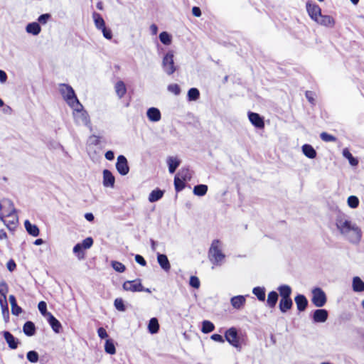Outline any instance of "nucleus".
Wrapping results in <instances>:
<instances>
[{"instance_id": "f257e3e1", "label": "nucleus", "mask_w": 364, "mask_h": 364, "mask_svg": "<svg viewBox=\"0 0 364 364\" xmlns=\"http://www.w3.org/2000/svg\"><path fill=\"white\" fill-rule=\"evenodd\" d=\"M335 224L340 235L351 243H358L362 237L360 228L346 215H338Z\"/></svg>"}, {"instance_id": "f03ea898", "label": "nucleus", "mask_w": 364, "mask_h": 364, "mask_svg": "<svg viewBox=\"0 0 364 364\" xmlns=\"http://www.w3.org/2000/svg\"><path fill=\"white\" fill-rule=\"evenodd\" d=\"M0 210H2L0 219L9 230L14 229L18 223V217L13 202L10 200H4L0 203Z\"/></svg>"}, {"instance_id": "7ed1b4c3", "label": "nucleus", "mask_w": 364, "mask_h": 364, "mask_svg": "<svg viewBox=\"0 0 364 364\" xmlns=\"http://www.w3.org/2000/svg\"><path fill=\"white\" fill-rule=\"evenodd\" d=\"M73 109V117L75 122L77 124H83L87 127L90 131L92 130V127L91 125L90 116L87 112L84 109L82 105L79 102L77 105H75L74 107H71Z\"/></svg>"}, {"instance_id": "20e7f679", "label": "nucleus", "mask_w": 364, "mask_h": 364, "mask_svg": "<svg viewBox=\"0 0 364 364\" xmlns=\"http://www.w3.org/2000/svg\"><path fill=\"white\" fill-rule=\"evenodd\" d=\"M225 255L221 250V242L219 240H213L208 250V258L214 265H221Z\"/></svg>"}, {"instance_id": "39448f33", "label": "nucleus", "mask_w": 364, "mask_h": 364, "mask_svg": "<svg viewBox=\"0 0 364 364\" xmlns=\"http://www.w3.org/2000/svg\"><path fill=\"white\" fill-rule=\"evenodd\" d=\"M59 87V91L63 98L70 107L78 105L80 101L70 85L68 84H60Z\"/></svg>"}, {"instance_id": "423d86ee", "label": "nucleus", "mask_w": 364, "mask_h": 364, "mask_svg": "<svg viewBox=\"0 0 364 364\" xmlns=\"http://www.w3.org/2000/svg\"><path fill=\"white\" fill-rule=\"evenodd\" d=\"M173 58L174 52L170 50L164 55L162 59V69L168 75H173L176 70V66L174 63Z\"/></svg>"}, {"instance_id": "0eeeda50", "label": "nucleus", "mask_w": 364, "mask_h": 364, "mask_svg": "<svg viewBox=\"0 0 364 364\" xmlns=\"http://www.w3.org/2000/svg\"><path fill=\"white\" fill-rule=\"evenodd\" d=\"M326 294L321 288L316 287L312 289L311 301L315 306H323L326 303Z\"/></svg>"}, {"instance_id": "6e6552de", "label": "nucleus", "mask_w": 364, "mask_h": 364, "mask_svg": "<svg viewBox=\"0 0 364 364\" xmlns=\"http://www.w3.org/2000/svg\"><path fill=\"white\" fill-rule=\"evenodd\" d=\"M225 340L233 347L240 350L241 344L240 343L237 331L235 328L232 327L228 329L225 333Z\"/></svg>"}, {"instance_id": "1a4fd4ad", "label": "nucleus", "mask_w": 364, "mask_h": 364, "mask_svg": "<svg viewBox=\"0 0 364 364\" xmlns=\"http://www.w3.org/2000/svg\"><path fill=\"white\" fill-rule=\"evenodd\" d=\"M115 166L118 173L122 176H126L129 171L127 159L123 155L117 156Z\"/></svg>"}, {"instance_id": "9d476101", "label": "nucleus", "mask_w": 364, "mask_h": 364, "mask_svg": "<svg viewBox=\"0 0 364 364\" xmlns=\"http://www.w3.org/2000/svg\"><path fill=\"white\" fill-rule=\"evenodd\" d=\"M122 287L124 290L132 292L144 291V287L140 279H134L132 281H126L124 282Z\"/></svg>"}, {"instance_id": "9b49d317", "label": "nucleus", "mask_w": 364, "mask_h": 364, "mask_svg": "<svg viewBox=\"0 0 364 364\" xmlns=\"http://www.w3.org/2000/svg\"><path fill=\"white\" fill-rule=\"evenodd\" d=\"M306 8L310 18L314 21H317V18L321 14V9L319 6L312 1H307Z\"/></svg>"}, {"instance_id": "f8f14e48", "label": "nucleus", "mask_w": 364, "mask_h": 364, "mask_svg": "<svg viewBox=\"0 0 364 364\" xmlns=\"http://www.w3.org/2000/svg\"><path fill=\"white\" fill-rule=\"evenodd\" d=\"M248 118L250 122L258 129H263L264 122L263 118L257 113L251 112L248 113Z\"/></svg>"}, {"instance_id": "ddd939ff", "label": "nucleus", "mask_w": 364, "mask_h": 364, "mask_svg": "<svg viewBox=\"0 0 364 364\" xmlns=\"http://www.w3.org/2000/svg\"><path fill=\"white\" fill-rule=\"evenodd\" d=\"M328 311L323 309H319L314 311L313 320L315 323H323L328 318Z\"/></svg>"}, {"instance_id": "4468645a", "label": "nucleus", "mask_w": 364, "mask_h": 364, "mask_svg": "<svg viewBox=\"0 0 364 364\" xmlns=\"http://www.w3.org/2000/svg\"><path fill=\"white\" fill-rule=\"evenodd\" d=\"M115 178L112 172L107 169L103 171V186L105 187L113 188L114 186Z\"/></svg>"}, {"instance_id": "2eb2a0df", "label": "nucleus", "mask_w": 364, "mask_h": 364, "mask_svg": "<svg viewBox=\"0 0 364 364\" xmlns=\"http://www.w3.org/2000/svg\"><path fill=\"white\" fill-rule=\"evenodd\" d=\"M318 24L326 26V27H333L335 25V20L333 18L329 15H321L317 18V21H315Z\"/></svg>"}, {"instance_id": "dca6fc26", "label": "nucleus", "mask_w": 364, "mask_h": 364, "mask_svg": "<svg viewBox=\"0 0 364 364\" xmlns=\"http://www.w3.org/2000/svg\"><path fill=\"white\" fill-rule=\"evenodd\" d=\"M3 334L9 347L11 349L17 348L19 343L18 340L9 331H4Z\"/></svg>"}, {"instance_id": "f3484780", "label": "nucleus", "mask_w": 364, "mask_h": 364, "mask_svg": "<svg viewBox=\"0 0 364 364\" xmlns=\"http://www.w3.org/2000/svg\"><path fill=\"white\" fill-rule=\"evenodd\" d=\"M47 319L53 331L56 333H60L62 328V325L60 321L52 314H48Z\"/></svg>"}, {"instance_id": "a211bd4d", "label": "nucleus", "mask_w": 364, "mask_h": 364, "mask_svg": "<svg viewBox=\"0 0 364 364\" xmlns=\"http://www.w3.org/2000/svg\"><path fill=\"white\" fill-rule=\"evenodd\" d=\"M157 262L162 269L168 272L171 269V264L166 255L157 253Z\"/></svg>"}, {"instance_id": "6ab92c4d", "label": "nucleus", "mask_w": 364, "mask_h": 364, "mask_svg": "<svg viewBox=\"0 0 364 364\" xmlns=\"http://www.w3.org/2000/svg\"><path fill=\"white\" fill-rule=\"evenodd\" d=\"M148 119L151 122H159L161 118V114L158 108L151 107L149 108L146 112Z\"/></svg>"}, {"instance_id": "aec40b11", "label": "nucleus", "mask_w": 364, "mask_h": 364, "mask_svg": "<svg viewBox=\"0 0 364 364\" xmlns=\"http://www.w3.org/2000/svg\"><path fill=\"white\" fill-rule=\"evenodd\" d=\"M245 296L242 295L235 296L230 299V304L235 309H240L245 305Z\"/></svg>"}, {"instance_id": "412c9836", "label": "nucleus", "mask_w": 364, "mask_h": 364, "mask_svg": "<svg viewBox=\"0 0 364 364\" xmlns=\"http://www.w3.org/2000/svg\"><path fill=\"white\" fill-rule=\"evenodd\" d=\"M294 301L296 302L297 309L299 311H303L306 309L308 305V300L303 294H298L295 298Z\"/></svg>"}, {"instance_id": "4be33fe9", "label": "nucleus", "mask_w": 364, "mask_h": 364, "mask_svg": "<svg viewBox=\"0 0 364 364\" xmlns=\"http://www.w3.org/2000/svg\"><path fill=\"white\" fill-rule=\"evenodd\" d=\"M293 305V302L291 298H282L279 301V310L282 313H286L289 310Z\"/></svg>"}, {"instance_id": "5701e85b", "label": "nucleus", "mask_w": 364, "mask_h": 364, "mask_svg": "<svg viewBox=\"0 0 364 364\" xmlns=\"http://www.w3.org/2000/svg\"><path fill=\"white\" fill-rule=\"evenodd\" d=\"M24 226L28 233L33 237H37L39 235V229L36 225H33L28 220L24 222Z\"/></svg>"}, {"instance_id": "b1692460", "label": "nucleus", "mask_w": 364, "mask_h": 364, "mask_svg": "<svg viewBox=\"0 0 364 364\" xmlns=\"http://www.w3.org/2000/svg\"><path fill=\"white\" fill-rule=\"evenodd\" d=\"M303 154L309 159H313L316 156V151L310 144H304L301 147Z\"/></svg>"}, {"instance_id": "393cba45", "label": "nucleus", "mask_w": 364, "mask_h": 364, "mask_svg": "<svg viewBox=\"0 0 364 364\" xmlns=\"http://www.w3.org/2000/svg\"><path fill=\"white\" fill-rule=\"evenodd\" d=\"M23 332L27 336H32L36 333V326L32 321H26L23 326Z\"/></svg>"}, {"instance_id": "a878e982", "label": "nucleus", "mask_w": 364, "mask_h": 364, "mask_svg": "<svg viewBox=\"0 0 364 364\" xmlns=\"http://www.w3.org/2000/svg\"><path fill=\"white\" fill-rule=\"evenodd\" d=\"M115 92L119 98H122L127 92V88L124 82L122 80L117 82L114 86Z\"/></svg>"}, {"instance_id": "bb28decb", "label": "nucleus", "mask_w": 364, "mask_h": 364, "mask_svg": "<svg viewBox=\"0 0 364 364\" xmlns=\"http://www.w3.org/2000/svg\"><path fill=\"white\" fill-rule=\"evenodd\" d=\"M92 18L95 23V26L97 29L101 30L105 27V22L100 14L93 12Z\"/></svg>"}, {"instance_id": "cd10ccee", "label": "nucleus", "mask_w": 364, "mask_h": 364, "mask_svg": "<svg viewBox=\"0 0 364 364\" xmlns=\"http://www.w3.org/2000/svg\"><path fill=\"white\" fill-rule=\"evenodd\" d=\"M167 164L170 173H173L179 166L180 161L176 157L170 156L167 159Z\"/></svg>"}, {"instance_id": "c85d7f7f", "label": "nucleus", "mask_w": 364, "mask_h": 364, "mask_svg": "<svg viewBox=\"0 0 364 364\" xmlns=\"http://www.w3.org/2000/svg\"><path fill=\"white\" fill-rule=\"evenodd\" d=\"M277 289L282 298H291V288L289 285H280Z\"/></svg>"}, {"instance_id": "c756f323", "label": "nucleus", "mask_w": 364, "mask_h": 364, "mask_svg": "<svg viewBox=\"0 0 364 364\" xmlns=\"http://www.w3.org/2000/svg\"><path fill=\"white\" fill-rule=\"evenodd\" d=\"M343 156L348 160L349 164L355 166L358 164V160L353 156L348 148H345L342 151Z\"/></svg>"}, {"instance_id": "7c9ffc66", "label": "nucleus", "mask_w": 364, "mask_h": 364, "mask_svg": "<svg viewBox=\"0 0 364 364\" xmlns=\"http://www.w3.org/2000/svg\"><path fill=\"white\" fill-rule=\"evenodd\" d=\"M278 296V294L274 291H272L268 294L267 304L269 307L274 308L276 306Z\"/></svg>"}, {"instance_id": "2f4dec72", "label": "nucleus", "mask_w": 364, "mask_h": 364, "mask_svg": "<svg viewBox=\"0 0 364 364\" xmlns=\"http://www.w3.org/2000/svg\"><path fill=\"white\" fill-rule=\"evenodd\" d=\"M353 289L354 291L360 292L364 291V282L358 277L353 279Z\"/></svg>"}, {"instance_id": "473e14b6", "label": "nucleus", "mask_w": 364, "mask_h": 364, "mask_svg": "<svg viewBox=\"0 0 364 364\" xmlns=\"http://www.w3.org/2000/svg\"><path fill=\"white\" fill-rule=\"evenodd\" d=\"M164 191L160 189H155L153 190L149 196V200L151 203L156 202L161 199L163 197Z\"/></svg>"}, {"instance_id": "72a5a7b5", "label": "nucleus", "mask_w": 364, "mask_h": 364, "mask_svg": "<svg viewBox=\"0 0 364 364\" xmlns=\"http://www.w3.org/2000/svg\"><path fill=\"white\" fill-rule=\"evenodd\" d=\"M159 329V321L156 318H151L148 324V330L151 334L156 333Z\"/></svg>"}, {"instance_id": "f704fd0d", "label": "nucleus", "mask_w": 364, "mask_h": 364, "mask_svg": "<svg viewBox=\"0 0 364 364\" xmlns=\"http://www.w3.org/2000/svg\"><path fill=\"white\" fill-rule=\"evenodd\" d=\"M26 31L33 35H38L41 32V26L38 23H30L26 26Z\"/></svg>"}, {"instance_id": "c9c22d12", "label": "nucleus", "mask_w": 364, "mask_h": 364, "mask_svg": "<svg viewBox=\"0 0 364 364\" xmlns=\"http://www.w3.org/2000/svg\"><path fill=\"white\" fill-rule=\"evenodd\" d=\"M252 293L257 296L259 301H264L265 299V289L264 287H257L253 288Z\"/></svg>"}, {"instance_id": "e433bc0d", "label": "nucleus", "mask_w": 364, "mask_h": 364, "mask_svg": "<svg viewBox=\"0 0 364 364\" xmlns=\"http://www.w3.org/2000/svg\"><path fill=\"white\" fill-rule=\"evenodd\" d=\"M208 191V186L204 184L195 186L193 188V193L198 196H203Z\"/></svg>"}, {"instance_id": "4c0bfd02", "label": "nucleus", "mask_w": 364, "mask_h": 364, "mask_svg": "<svg viewBox=\"0 0 364 364\" xmlns=\"http://www.w3.org/2000/svg\"><path fill=\"white\" fill-rule=\"evenodd\" d=\"M214 329H215V326L211 321L205 320L202 322L201 331L203 333H210Z\"/></svg>"}, {"instance_id": "58836bf2", "label": "nucleus", "mask_w": 364, "mask_h": 364, "mask_svg": "<svg viewBox=\"0 0 364 364\" xmlns=\"http://www.w3.org/2000/svg\"><path fill=\"white\" fill-rule=\"evenodd\" d=\"M105 350L109 355H114L116 353V348L113 341L110 339H107L105 344Z\"/></svg>"}, {"instance_id": "ea45409f", "label": "nucleus", "mask_w": 364, "mask_h": 364, "mask_svg": "<svg viewBox=\"0 0 364 364\" xmlns=\"http://www.w3.org/2000/svg\"><path fill=\"white\" fill-rule=\"evenodd\" d=\"M159 40L166 46L170 45L172 41L171 36L166 31H163L159 34Z\"/></svg>"}, {"instance_id": "a19ab883", "label": "nucleus", "mask_w": 364, "mask_h": 364, "mask_svg": "<svg viewBox=\"0 0 364 364\" xmlns=\"http://www.w3.org/2000/svg\"><path fill=\"white\" fill-rule=\"evenodd\" d=\"M200 97V92L197 88L192 87L188 92V100L189 101H196Z\"/></svg>"}, {"instance_id": "79ce46f5", "label": "nucleus", "mask_w": 364, "mask_h": 364, "mask_svg": "<svg viewBox=\"0 0 364 364\" xmlns=\"http://www.w3.org/2000/svg\"><path fill=\"white\" fill-rule=\"evenodd\" d=\"M186 181L181 179L178 176H175L174 178V186L176 192L181 191L185 188Z\"/></svg>"}, {"instance_id": "37998d69", "label": "nucleus", "mask_w": 364, "mask_h": 364, "mask_svg": "<svg viewBox=\"0 0 364 364\" xmlns=\"http://www.w3.org/2000/svg\"><path fill=\"white\" fill-rule=\"evenodd\" d=\"M28 360L32 363H37L39 359L38 353L35 350H30L26 354Z\"/></svg>"}, {"instance_id": "c03bdc74", "label": "nucleus", "mask_w": 364, "mask_h": 364, "mask_svg": "<svg viewBox=\"0 0 364 364\" xmlns=\"http://www.w3.org/2000/svg\"><path fill=\"white\" fill-rule=\"evenodd\" d=\"M111 266L116 272L120 273L124 272L126 269L124 264L118 261H112Z\"/></svg>"}, {"instance_id": "a18cd8bd", "label": "nucleus", "mask_w": 364, "mask_h": 364, "mask_svg": "<svg viewBox=\"0 0 364 364\" xmlns=\"http://www.w3.org/2000/svg\"><path fill=\"white\" fill-rule=\"evenodd\" d=\"M348 205L351 208H355L359 205V200L357 196H350L348 198Z\"/></svg>"}, {"instance_id": "49530a36", "label": "nucleus", "mask_w": 364, "mask_h": 364, "mask_svg": "<svg viewBox=\"0 0 364 364\" xmlns=\"http://www.w3.org/2000/svg\"><path fill=\"white\" fill-rule=\"evenodd\" d=\"M176 176H178L179 178L184 181L190 180L191 176L188 168H183Z\"/></svg>"}, {"instance_id": "de8ad7c7", "label": "nucleus", "mask_w": 364, "mask_h": 364, "mask_svg": "<svg viewBox=\"0 0 364 364\" xmlns=\"http://www.w3.org/2000/svg\"><path fill=\"white\" fill-rule=\"evenodd\" d=\"M38 309L41 314L44 316H48V314H50V312L47 311V304L45 301H41L38 304Z\"/></svg>"}, {"instance_id": "09e8293b", "label": "nucleus", "mask_w": 364, "mask_h": 364, "mask_svg": "<svg viewBox=\"0 0 364 364\" xmlns=\"http://www.w3.org/2000/svg\"><path fill=\"white\" fill-rule=\"evenodd\" d=\"M114 307L120 311H124L126 310L124 301L121 298H117L114 301Z\"/></svg>"}, {"instance_id": "8fccbe9b", "label": "nucleus", "mask_w": 364, "mask_h": 364, "mask_svg": "<svg viewBox=\"0 0 364 364\" xmlns=\"http://www.w3.org/2000/svg\"><path fill=\"white\" fill-rule=\"evenodd\" d=\"M167 90L174 94L175 95H178L181 92V89L178 85L177 84H170L167 87Z\"/></svg>"}, {"instance_id": "3c124183", "label": "nucleus", "mask_w": 364, "mask_h": 364, "mask_svg": "<svg viewBox=\"0 0 364 364\" xmlns=\"http://www.w3.org/2000/svg\"><path fill=\"white\" fill-rule=\"evenodd\" d=\"M320 137L323 141H326V142L336 141V138L334 136L329 134L326 132H322L320 134Z\"/></svg>"}, {"instance_id": "603ef678", "label": "nucleus", "mask_w": 364, "mask_h": 364, "mask_svg": "<svg viewBox=\"0 0 364 364\" xmlns=\"http://www.w3.org/2000/svg\"><path fill=\"white\" fill-rule=\"evenodd\" d=\"M82 245L80 243L76 244L73 247V252L77 255L79 259L83 257Z\"/></svg>"}, {"instance_id": "864d4df0", "label": "nucleus", "mask_w": 364, "mask_h": 364, "mask_svg": "<svg viewBox=\"0 0 364 364\" xmlns=\"http://www.w3.org/2000/svg\"><path fill=\"white\" fill-rule=\"evenodd\" d=\"M189 284L191 287H192L195 289H198L200 287V282L199 279L197 277L191 276L190 277Z\"/></svg>"}, {"instance_id": "5fc2aeb1", "label": "nucleus", "mask_w": 364, "mask_h": 364, "mask_svg": "<svg viewBox=\"0 0 364 364\" xmlns=\"http://www.w3.org/2000/svg\"><path fill=\"white\" fill-rule=\"evenodd\" d=\"M9 291V287L4 280L0 281V294L6 296Z\"/></svg>"}, {"instance_id": "6e6d98bb", "label": "nucleus", "mask_w": 364, "mask_h": 364, "mask_svg": "<svg viewBox=\"0 0 364 364\" xmlns=\"http://www.w3.org/2000/svg\"><path fill=\"white\" fill-rule=\"evenodd\" d=\"M80 244L82 245L83 249H89L93 244V240L92 237H88L83 240Z\"/></svg>"}, {"instance_id": "4d7b16f0", "label": "nucleus", "mask_w": 364, "mask_h": 364, "mask_svg": "<svg viewBox=\"0 0 364 364\" xmlns=\"http://www.w3.org/2000/svg\"><path fill=\"white\" fill-rule=\"evenodd\" d=\"M103 36L108 40L112 39V31L109 28H107L106 26L101 29Z\"/></svg>"}, {"instance_id": "13d9d810", "label": "nucleus", "mask_w": 364, "mask_h": 364, "mask_svg": "<svg viewBox=\"0 0 364 364\" xmlns=\"http://www.w3.org/2000/svg\"><path fill=\"white\" fill-rule=\"evenodd\" d=\"M11 314L15 316H18L22 312V309L18 304H15L11 306Z\"/></svg>"}, {"instance_id": "bf43d9fd", "label": "nucleus", "mask_w": 364, "mask_h": 364, "mask_svg": "<svg viewBox=\"0 0 364 364\" xmlns=\"http://www.w3.org/2000/svg\"><path fill=\"white\" fill-rule=\"evenodd\" d=\"M97 334L101 339H104L108 337V334L103 327H100L97 329Z\"/></svg>"}, {"instance_id": "052dcab7", "label": "nucleus", "mask_w": 364, "mask_h": 364, "mask_svg": "<svg viewBox=\"0 0 364 364\" xmlns=\"http://www.w3.org/2000/svg\"><path fill=\"white\" fill-rule=\"evenodd\" d=\"M89 141L91 144L97 146L100 144V136L92 134L89 137Z\"/></svg>"}, {"instance_id": "680f3d73", "label": "nucleus", "mask_w": 364, "mask_h": 364, "mask_svg": "<svg viewBox=\"0 0 364 364\" xmlns=\"http://www.w3.org/2000/svg\"><path fill=\"white\" fill-rule=\"evenodd\" d=\"M306 97L311 104H314V93L311 91H306Z\"/></svg>"}, {"instance_id": "e2e57ef3", "label": "nucleus", "mask_w": 364, "mask_h": 364, "mask_svg": "<svg viewBox=\"0 0 364 364\" xmlns=\"http://www.w3.org/2000/svg\"><path fill=\"white\" fill-rule=\"evenodd\" d=\"M1 311H2L3 316L5 319V321H6L9 318V306H1Z\"/></svg>"}, {"instance_id": "0e129e2a", "label": "nucleus", "mask_w": 364, "mask_h": 364, "mask_svg": "<svg viewBox=\"0 0 364 364\" xmlns=\"http://www.w3.org/2000/svg\"><path fill=\"white\" fill-rule=\"evenodd\" d=\"M135 261L141 266H145L146 264V262L144 258L139 255H136L135 256Z\"/></svg>"}, {"instance_id": "69168bd1", "label": "nucleus", "mask_w": 364, "mask_h": 364, "mask_svg": "<svg viewBox=\"0 0 364 364\" xmlns=\"http://www.w3.org/2000/svg\"><path fill=\"white\" fill-rule=\"evenodd\" d=\"M210 338L212 340L216 342L224 343L225 341L223 337L220 334H213Z\"/></svg>"}, {"instance_id": "338daca9", "label": "nucleus", "mask_w": 364, "mask_h": 364, "mask_svg": "<svg viewBox=\"0 0 364 364\" xmlns=\"http://www.w3.org/2000/svg\"><path fill=\"white\" fill-rule=\"evenodd\" d=\"M6 267H7V269L10 271V272H13L16 267V264L15 263V262L13 260V259H10L7 264H6Z\"/></svg>"}, {"instance_id": "774afa93", "label": "nucleus", "mask_w": 364, "mask_h": 364, "mask_svg": "<svg viewBox=\"0 0 364 364\" xmlns=\"http://www.w3.org/2000/svg\"><path fill=\"white\" fill-rule=\"evenodd\" d=\"M50 18V14H42L38 17V21L43 23H46L48 21V19Z\"/></svg>"}]
</instances>
